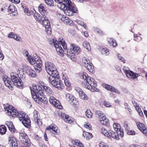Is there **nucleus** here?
Instances as JSON below:
<instances>
[{"mask_svg": "<svg viewBox=\"0 0 147 147\" xmlns=\"http://www.w3.org/2000/svg\"><path fill=\"white\" fill-rule=\"evenodd\" d=\"M66 98L68 101L72 102L74 105H76L78 101L76 100V98L71 95L69 93H67L66 95Z\"/></svg>", "mask_w": 147, "mask_h": 147, "instance_id": "5701e85b", "label": "nucleus"}, {"mask_svg": "<svg viewBox=\"0 0 147 147\" xmlns=\"http://www.w3.org/2000/svg\"><path fill=\"white\" fill-rule=\"evenodd\" d=\"M125 73L126 76L129 78L134 79L137 78L138 77L140 76V75L136 73H134L130 70H125Z\"/></svg>", "mask_w": 147, "mask_h": 147, "instance_id": "f3484780", "label": "nucleus"}, {"mask_svg": "<svg viewBox=\"0 0 147 147\" xmlns=\"http://www.w3.org/2000/svg\"><path fill=\"white\" fill-rule=\"evenodd\" d=\"M25 72L29 76L32 78H35L36 76L35 71L33 70L30 67L27 66L24 67Z\"/></svg>", "mask_w": 147, "mask_h": 147, "instance_id": "2eb2a0df", "label": "nucleus"}, {"mask_svg": "<svg viewBox=\"0 0 147 147\" xmlns=\"http://www.w3.org/2000/svg\"><path fill=\"white\" fill-rule=\"evenodd\" d=\"M19 138L22 143L21 147H29L30 146V140L24 132L19 134Z\"/></svg>", "mask_w": 147, "mask_h": 147, "instance_id": "0eeeda50", "label": "nucleus"}, {"mask_svg": "<svg viewBox=\"0 0 147 147\" xmlns=\"http://www.w3.org/2000/svg\"><path fill=\"white\" fill-rule=\"evenodd\" d=\"M127 134L129 135H134L135 134V131H134L129 130L127 131Z\"/></svg>", "mask_w": 147, "mask_h": 147, "instance_id": "4d7b16f0", "label": "nucleus"}, {"mask_svg": "<svg viewBox=\"0 0 147 147\" xmlns=\"http://www.w3.org/2000/svg\"><path fill=\"white\" fill-rule=\"evenodd\" d=\"M16 75L13 73L10 74L11 80L12 81L13 84L17 87H21L22 86L23 83L20 78Z\"/></svg>", "mask_w": 147, "mask_h": 147, "instance_id": "1a4fd4ad", "label": "nucleus"}, {"mask_svg": "<svg viewBox=\"0 0 147 147\" xmlns=\"http://www.w3.org/2000/svg\"><path fill=\"white\" fill-rule=\"evenodd\" d=\"M24 10L25 13L28 16H29L30 15L32 14L33 13V10L31 11L30 9H29L28 8H25L24 9Z\"/></svg>", "mask_w": 147, "mask_h": 147, "instance_id": "a19ab883", "label": "nucleus"}, {"mask_svg": "<svg viewBox=\"0 0 147 147\" xmlns=\"http://www.w3.org/2000/svg\"><path fill=\"white\" fill-rule=\"evenodd\" d=\"M107 135V137L109 139L112 138L117 140L119 139V137L117 136L116 133L112 130H109V133H108Z\"/></svg>", "mask_w": 147, "mask_h": 147, "instance_id": "aec40b11", "label": "nucleus"}, {"mask_svg": "<svg viewBox=\"0 0 147 147\" xmlns=\"http://www.w3.org/2000/svg\"><path fill=\"white\" fill-rule=\"evenodd\" d=\"M83 46L88 51H90L91 50L90 44L87 41H84L83 43Z\"/></svg>", "mask_w": 147, "mask_h": 147, "instance_id": "72a5a7b5", "label": "nucleus"}, {"mask_svg": "<svg viewBox=\"0 0 147 147\" xmlns=\"http://www.w3.org/2000/svg\"><path fill=\"white\" fill-rule=\"evenodd\" d=\"M86 116L88 118H91L92 116V113L89 109H87L85 112Z\"/></svg>", "mask_w": 147, "mask_h": 147, "instance_id": "e433bc0d", "label": "nucleus"}, {"mask_svg": "<svg viewBox=\"0 0 147 147\" xmlns=\"http://www.w3.org/2000/svg\"><path fill=\"white\" fill-rule=\"evenodd\" d=\"M7 131L6 127L4 125L0 126V134L2 135H4Z\"/></svg>", "mask_w": 147, "mask_h": 147, "instance_id": "473e14b6", "label": "nucleus"}, {"mask_svg": "<svg viewBox=\"0 0 147 147\" xmlns=\"http://www.w3.org/2000/svg\"><path fill=\"white\" fill-rule=\"evenodd\" d=\"M102 85L104 88L110 92H115L117 94H120V93L119 91L113 86L110 85L103 83Z\"/></svg>", "mask_w": 147, "mask_h": 147, "instance_id": "a211bd4d", "label": "nucleus"}, {"mask_svg": "<svg viewBox=\"0 0 147 147\" xmlns=\"http://www.w3.org/2000/svg\"><path fill=\"white\" fill-rule=\"evenodd\" d=\"M5 124L8 127L9 130L11 131L14 132L15 131V128L12 122L11 121H7L6 122Z\"/></svg>", "mask_w": 147, "mask_h": 147, "instance_id": "a878e982", "label": "nucleus"}, {"mask_svg": "<svg viewBox=\"0 0 147 147\" xmlns=\"http://www.w3.org/2000/svg\"><path fill=\"white\" fill-rule=\"evenodd\" d=\"M77 10L76 8L72 6L71 4V3L69 6L66 7V9H64V11L66 15L71 16H73L74 13L76 12Z\"/></svg>", "mask_w": 147, "mask_h": 147, "instance_id": "9b49d317", "label": "nucleus"}, {"mask_svg": "<svg viewBox=\"0 0 147 147\" xmlns=\"http://www.w3.org/2000/svg\"><path fill=\"white\" fill-rule=\"evenodd\" d=\"M104 105L107 107H110L111 106L109 102L106 101H104Z\"/></svg>", "mask_w": 147, "mask_h": 147, "instance_id": "052dcab7", "label": "nucleus"}, {"mask_svg": "<svg viewBox=\"0 0 147 147\" xmlns=\"http://www.w3.org/2000/svg\"><path fill=\"white\" fill-rule=\"evenodd\" d=\"M8 145L10 147H18V144L16 140L13 138L9 140Z\"/></svg>", "mask_w": 147, "mask_h": 147, "instance_id": "b1692460", "label": "nucleus"}, {"mask_svg": "<svg viewBox=\"0 0 147 147\" xmlns=\"http://www.w3.org/2000/svg\"><path fill=\"white\" fill-rule=\"evenodd\" d=\"M25 66H27L26 65H23L22 68H19L17 71V74H20V73H22L24 71H25L24 67Z\"/></svg>", "mask_w": 147, "mask_h": 147, "instance_id": "79ce46f5", "label": "nucleus"}, {"mask_svg": "<svg viewBox=\"0 0 147 147\" xmlns=\"http://www.w3.org/2000/svg\"><path fill=\"white\" fill-rule=\"evenodd\" d=\"M142 39V38L140 36H138L137 37L134 38V40L137 42H139Z\"/></svg>", "mask_w": 147, "mask_h": 147, "instance_id": "e2e57ef3", "label": "nucleus"}, {"mask_svg": "<svg viewBox=\"0 0 147 147\" xmlns=\"http://www.w3.org/2000/svg\"><path fill=\"white\" fill-rule=\"evenodd\" d=\"M142 129L143 130H141V131L145 135L147 136V129H146L145 127L144 129Z\"/></svg>", "mask_w": 147, "mask_h": 147, "instance_id": "0e129e2a", "label": "nucleus"}, {"mask_svg": "<svg viewBox=\"0 0 147 147\" xmlns=\"http://www.w3.org/2000/svg\"><path fill=\"white\" fill-rule=\"evenodd\" d=\"M49 100L50 103L53 104L54 106L59 109H62L63 107L61 105L59 100H56L53 96H51L50 97Z\"/></svg>", "mask_w": 147, "mask_h": 147, "instance_id": "ddd939ff", "label": "nucleus"}, {"mask_svg": "<svg viewBox=\"0 0 147 147\" xmlns=\"http://www.w3.org/2000/svg\"><path fill=\"white\" fill-rule=\"evenodd\" d=\"M38 145L40 147H46L45 143L42 141H38Z\"/></svg>", "mask_w": 147, "mask_h": 147, "instance_id": "13d9d810", "label": "nucleus"}, {"mask_svg": "<svg viewBox=\"0 0 147 147\" xmlns=\"http://www.w3.org/2000/svg\"><path fill=\"white\" fill-rule=\"evenodd\" d=\"M3 79L5 85L8 87L9 88L12 90L13 88V84L12 81L9 78L5 75H3Z\"/></svg>", "mask_w": 147, "mask_h": 147, "instance_id": "4468645a", "label": "nucleus"}, {"mask_svg": "<svg viewBox=\"0 0 147 147\" xmlns=\"http://www.w3.org/2000/svg\"><path fill=\"white\" fill-rule=\"evenodd\" d=\"M56 2L58 3V7L61 9L64 10L66 9V7L69 6L70 4L71 3V1L69 0H54Z\"/></svg>", "mask_w": 147, "mask_h": 147, "instance_id": "9d476101", "label": "nucleus"}, {"mask_svg": "<svg viewBox=\"0 0 147 147\" xmlns=\"http://www.w3.org/2000/svg\"><path fill=\"white\" fill-rule=\"evenodd\" d=\"M65 84L66 86L67 87H69L71 86V83L69 82V80H66L64 81Z\"/></svg>", "mask_w": 147, "mask_h": 147, "instance_id": "6e6d98bb", "label": "nucleus"}, {"mask_svg": "<svg viewBox=\"0 0 147 147\" xmlns=\"http://www.w3.org/2000/svg\"><path fill=\"white\" fill-rule=\"evenodd\" d=\"M82 62L83 65H84L85 67L87 66V65H88L91 63L90 62V60L88 59H86L84 58L82 60Z\"/></svg>", "mask_w": 147, "mask_h": 147, "instance_id": "58836bf2", "label": "nucleus"}, {"mask_svg": "<svg viewBox=\"0 0 147 147\" xmlns=\"http://www.w3.org/2000/svg\"><path fill=\"white\" fill-rule=\"evenodd\" d=\"M63 119L66 122L71 124H73L75 122V119L69 115L64 113L61 114Z\"/></svg>", "mask_w": 147, "mask_h": 147, "instance_id": "dca6fc26", "label": "nucleus"}, {"mask_svg": "<svg viewBox=\"0 0 147 147\" xmlns=\"http://www.w3.org/2000/svg\"><path fill=\"white\" fill-rule=\"evenodd\" d=\"M101 132L103 134H104V136L107 137V135H108L107 134L109 133V131H107V130L104 127H103L101 129Z\"/></svg>", "mask_w": 147, "mask_h": 147, "instance_id": "c03bdc74", "label": "nucleus"}, {"mask_svg": "<svg viewBox=\"0 0 147 147\" xmlns=\"http://www.w3.org/2000/svg\"><path fill=\"white\" fill-rule=\"evenodd\" d=\"M116 131L117 135L119 137H119L121 138L123 137L124 133L123 129L122 128Z\"/></svg>", "mask_w": 147, "mask_h": 147, "instance_id": "7c9ffc66", "label": "nucleus"}, {"mask_svg": "<svg viewBox=\"0 0 147 147\" xmlns=\"http://www.w3.org/2000/svg\"><path fill=\"white\" fill-rule=\"evenodd\" d=\"M8 10L9 12L11 13L13 16H15L17 14V12L15 6L10 5L8 7Z\"/></svg>", "mask_w": 147, "mask_h": 147, "instance_id": "393cba45", "label": "nucleus"}, {"mask_svg": "<svg viewBox=\"0 0 147 147\" xmlns=\"http://www.w3.org/2000/svg\"><path fill=\"white\" fill-rule=\"evenodd\" d=\"M45 6V5L44 4H41L38 7L39 11L42 16L41 18H40V14L37 13L34 9H32V14L36 20L40 21L42 22L46 29V24H45L46 21V19H45L46 17L45 15L46 10Z\"/></svg>", "mask_w": 147, "mask_h": 147, "instance_id": "39448f33", "label": "nucleus"}, {"mask_svg": "<svg viewBox=\"0 0 147 147\" xmlns=\"http://www.w3.org/2000/svg\"><path fill=\"white\" fill-rule=\"evenodd\" d=\"M47 71L48 82L52 85L59 90L63 89L65 86L61 80H56V78H59V76L55 66L52 63H50L48 66Z\"/></svg>", "mask_w": 147, "mask_h": 147, "instance_id": "f03ea898", "label": "nucleus"}, {"mask_svg": "<svg viewBox=\"0 0 147 147\" xmlns=\"http://www.w3.org/2000/svg\"><path fill=\"white\" fill-rule=\"evenodd\" d=\"M38 112L36 110H35L33 112V117L34 120L38 118Z\"/></svg>", "mask_w": 147, "mask_h": 147, "instance_id": "a18cd8bd", "label": "nucleus"}, {"mask_svg": "<svg viewBox=\"0 0 147 147\" xmlns=\"http://www.w3.org/2000/svg\"><path fill=\"white\" fill-rule=\"evenodd\" d=\"M5 110L7 111L6 113L8 115H11L12 117H16L19 118V120L23 125L28 128L30 127L31 122L29 117L27 115L25 114L23 111L20 112H18L17 109L11 105L8 104H6L4 105Z\"/></svg>", "mask_w": 147, "mask_h": 147, "instance_id": "f257e3e1", "label": "nucleus"}, {"mask_svg": "<svg viewBox=\"0 0 147 147\" xmlns=\"http://www.w3.org/2000/svg\"><path fill=\"white\" fill-rule=\"evenodd\" d=\"M86 67L90 73H94V66L92 63H90L88 65H87Z\"/></svg>", "mask_w": 147, "mask_h": 147, "instance_id": "c85d7f7f", "label": "nucleus"}, {"mask_svg": "<svg viewBox=\"0 0 147 147\" xmlns=\"http://www.w3.org/2000/svg\"><path fill=\"white\" fill-rule=\"evenodd\" d=\"M59 40L60 42L61 43H59L57 40L53 39L52 40L50 41L49 43L52 46H54L57 52L63 54V50L61 46V45L64 49H66L67 51L68 49H67V44H65L64 41L63 42L62 40H59Z\"/></svg>", "mask_w": 147, "mask_h": 147, "instance_id": "423d86ee", "label": "nucleus"}, {"mask_svg": "<svg viewBox=\"0 0 147 147\" xmlns=\"http://www.w3.org/2000/svg\"><path fill=\"white\" fill-rule=\"evenodd\" d=\"M101 124L103 125L108 126L109 125V121L106 116L104 115L101 117L99 118Z\"/></svg>", "mask_w": 147, "mask_h": 147, "instance_id": "412c9836", "label": "nucleus"}, {"mask_svg": "<svg viewBox=\"0 0 147 147\" xmlns=\"http://www.w3.org/2000/svg\"><path fill=\"white\" fill-rule=\"evenodd\" d=\"M100 147H108V146L106 143L102 142H101L99 144Z\"/></svg>", "mask_w": 147, "mask_h": 147, "instance_id": "8fccbe9b", "label": "nucleus"}, {"mask_svg": "<svg viewBox=\"0 0 147 147\" xmlns=\"http://www.w3.org/2000/svg\"><path fill=\"white\" fill-rule=\"evenodd\" d=\"M85 127L87 128L88 129H91V125L90 124L87 123L85 125Z\"/></svg>", "mask_w": 147, "mask_h": 147, "instance_id": "69168bd1", "label": "nucleus"}, {"mask_svg": "<svg viewBox=\"0 0 147 147\" xmlns=\"http://www.w3.org/2000/svg\"><path fill=\"white\" fill-rule=\"evenodd\" d=\"M47 4L50 6H53L54 3L53 0H47Z\"/></svg>", "mask_w": 147, "mask_h": 147, "instance_id": "de8ad7c7", "label": "nucleus"}, {"mask_svg": "<svg viewBox=\"0 0 147 147\" xmlns=\"http://www.w3.org/2000/svg\"><path fill=\"white\" fill-rule=\"evenodd\" d=\"M62 79L64 80V81L66 80H68V78L67 75L65 73L62 74Z\"/></svg>", "mask_w": 147, "mask_h": 147, "instance_id": "603ef678", "label": "nucleus"}, {"mask_svg": "<svg viewBox=\"0 0 147 147\" xmlns=\"http://www.w3.org/2000/svg\"><path fill=\"white\" fill-rule=\"evenodd\" d=\"M80 52V49L77 45L71 44L70 48L67 50V55L74 54L78 55Z\"/></svg>", "mask_w": 147, "mask_h": 147, "instance_id": "6e6552de", "label": "nucleus"}, {"mask_svg": "<svg viewBox=\"0 0 147 147\" xmlns=\"http://www.w3.org/2000/svg\"><path fill=\"white\" fill-rule=\"evenodd\" d=\"M14 35L15 34L14 33L11 32L8 35V37L9 38H13Z\"/></svg>", "mask_w": 147, "mask_h": 147, "instance_id": "338daca9", "label": "nucleus"}, {"mask_svg": "<svg viewBox=\"0 0 147 147\" xmlns=\"http://www.w3.org/2000/svg\"><path fill=\"white\" fill-rule=\"evenodd\" d=\"M109 43L110 46H113V47H115L117 45V43L115 40L112 38L109 39Z\"/></svg>", "mask_w": 147, "mask_h": 147, "instance_id": "2f4dec72", "label": "nucleus"}, {"mask_svg": "<svg viewBox=\"0 0 147 147\" xmlns=\"http://www.w3.org/2000/svg\"><path fill=\"white\" fill-rule=\"evenodd\" d=\"M101 53L103 54L107 55L109 53V51L106 48L103 49L101 51Z\"/></svg>", "mask_w": 147, "mask_h": 147, "instance_id": "09e8293b", "label": "nucleus"}, {"mask_svg": "<svg viewBox=\"0 0 147 147\" xmlns=\"http://www.w3.org/2000/svg\"><path fill=\"white\" fill-rule=\"evenodd\" d=\"M45 86L44 83L41 82L39 85H33L32 87L30 88L32 97L37 103L45 104L46 99L45 98L44 92H46Z\"/></svg>", "mask_w": 147, "mask_h": 147, "instance_id": "7ed1b4c3", "label": "nucleus"}, {"mask_svg": "<svg viewBox=\"0 0 147 147\" xmlns=\"http://www.w3.org/2000/svg\"><path fill=\"white\" fill-rule=\"evenodd\" d=\"M29 62L32 65H33L36 63L38 67L40 68L42 66V61L40 60V59L38 56L37 57H31L29 59Z\"/></svg>", "mask_w": 147, "mask_h": 147, "instance_id": "f8f14e48", "label": "nucleus"}, {"mask_svg": "<svg viewBox=\"0 0 147 147\" xmlns=\"http://www.w3.org/2000/svg\"><path fill=\"white\" fill-rule=\"evenodd\" d=\"M47 33L49 35H51L52 33L51 29L50 26V24L49 21L47 19Z\"/></svg>", "mask_w": 147, "mask_h": 147, "instance_id": "cd10ccee", "label": "nucleus"}, {"mask_svg": "<svg viewBox=\"0 0 147 147\" xmlns=\"http://www.w3.org/2000/svg\"><path fill=\"white\" fill-rule=\"evenodd\" d=\"M82 135L87 140H89L92 138L93 136L91 133L84 131Z\"/></svg>", "mask_w": 147, "mask_h": 147, "instance_id": "bb28decb", "label": "nucleus"}, {"mask_svg": "<svg viewBox=\"0 0 147 147\" xmlns=\"http://www.w3.org/2000/svg\"><path fill=\"white\" fill-rule=\"evenodd\" d=\"M137 126L139 129L141 131V130H143L145 127V125L144 123L140 122H138L136 123Z\"/></svg>", "mask_w": 147, "mask_h": 147, "instance_id": "c9c22d12", "label": "nucleus"}, {"mask_svg": "<svg viewBox=\"0 0 147 147\" xmlns=\"http://www.w3.org/2000/svg\"><path fill=\"white\" fill-rule=\"evenodd\" d=\"M113 127L114 130L115 131H117L119 129H120L122 128L120 126V125L118 123H114L113 125Z\"/></svg>", "mask_w": 147, "mask_h": 147, "instance_id": "4c0bfd02", "label": "nucleus"}, {"mask_svg": "<svg viewBox=\"0 0 147 147\" xmlns=\"http://www.w3.org/2000/svg\"><path fill=\"white\" fill-rule=\"evenodd\" d=\"M75 90L78 93L80 98L82 99L86 100L88 97L85 93L84 92L82 89L78 87H76Z\"/></svg>", "mask_w": 147, "mask_h": 147, "instance_id": "6ab92c4d", "label": "nucleus"}, {"mask_svg": "<svg viewBox=\"0 0 147 147\" xmlns=\"http://www.w3.org/2000/svg\"><path fill=\"white\" fill-rule=\"evenodd\" d=\"M123 127L125 130H128L129 129L128 124L126 122H125L124 123Z\"/></svg>", "mask_w": 147, "mask_h": 147, "instance_id": "bf43d9fd", "label": "nucleus"}, {"mask_svg": "<svg viewBox=\"0 0 147 147\" xmlns=\"http://www.w3.org/2000/svg\"><path fill=\"white\" fill-rule=\"evenodd\" d=\"M118 57L119 59L124 63H125V61L123 57L121 56L120 54H118Z\"/></svg>", "mask_w": 147, "mask_h": 147, "instance_id": "3c124183", "label": "nucleus"}, {"mask_svg": "<svg viewBox=\"0 0 147 147\" xmlns=\"http://www.w3.org/2000/svg\"><path fill=\"white\" fill-rule=\"evenodd\" d=\"M72 143L73 144L80 147H83V145L78 140L75 139L72 140Z\"/></svg>", "mask_w": 147, "mask_h": 147, "instance_id": "c756f323", "label": "nucleus"}, {"mask_svg": "<svg viewBox=\"0 0 147 147\" xmlns=\"http://www.w3.org/2000/svg\"><path fill=\"white\" fill-rule=\"evenodd\" d=\"M82 76L84 81L81 84V85L83 87L93 92H98V90L96 87V82L94 79L89 76L85 72H83Z\"/></svg>", "mask_w": 147, "mask_h": 147, "instance_id": "20e7f679", "label": "nucleus"}, {"mask_svg": "<svg viewBox=\"0 0 147 147\" xmlns=\"http://www.w3.org/2000/svg\"><path fill=\"white\" fill-rule=\"evenodd\" d=\"M62 79L64 80V81L66 80H68V78L67 75L65 73L62 74Z\"/></svg>", "mask_w": 147, "mask_h": 147, "instance_id": "864d4df0", "label": "nucleus"}, {"mask_svg": "<svg viewBox=\"0 0 147 147\" xmlns=\"http://www.w3.org/2000/svg\"><path fill=\"white\" fill-rule=\"evenodd\" d=\"M13 38L17 41L20 40V38L19 37V36L18 35H16V34L14 35V38Z\"/></svg>", "mask_w": 147, "mask_h": 147, "instance_id": "774afa93", "label": "nucleus"}, {"mask_svg": "<svg viewBox=\"0 0 147 147\" xmlns=\"http://www.w3.org/2000/svg\"><path fill=\"white\" fill-rule=\"evenodd\" d=\"M65 21L64 22L65 24H68L71 26H73L74 25V22L71 19L69 18L68 17H67L66 19L65 20Z\"/></svg>", "mask_w": 147, "mask_h": 147, "instance_id": "f704fd0d", "label": "nucleus"}, {"mask_svg": "<svg viewBox=\"0 0 147 147\" xmlns=\"http://www.w3.org/2000/svg\"><path fill=\"white\" fill-rule=\"evenodd\" d=\"M95 32H96V33H98L100 35H102L103 34V33L102 32L99 28H95Z\"/></svg>", "mask_w": 147, "mask_h": 147, "instance_id": "49530a36", "label": "nucleus"}, {"mask_svg": "<svg viewBox=\"0 0 147 147\" xmlns=\"http://www.w3.org/2000/svg\"><path fill=\"white\" fill-rule=\"evenodd\" d=\"M59 19L62 21L64 23L65 20L66 19L67 17L64 15H62L61 13L59 14Z\"/></svg>", "mask_w": 147, "mask_h": 147, "instance_id": "37998d69", "label": "nucleus"}, {"mask_svg": "<svg viewBox=\"0 0 147 147\" xmlns=\"http://www.w3.org/2000/svg\"><path fill=\"white\" fill-rule=\"evenodd\" d=\"M54 131L53 133L55 134L58 135L60 134L59 130L58 129V127L55 125L53 124H51L47 127V130H51Z\"/></svg>", "mask_w": 147, "mask_h": 147, "instance_id": "4be33fe9", "label": "nucleus"}, {"mask_svg": "<svg viewBox=\"0 0 147 147\" xmlns=\"http://www.w3.org/2000/svg\"><path fill=\"white\" fill-rule=\"evenodd\" d=\"M95 113L96 116L98 117H99V118L100 117L104 115L103 113L102 112L99 110L96 111Z\"/></svg>", "mask_w": 147, "mask_h": 147, "instance_id": "ea45409f", "label": "nucleus"}, {"mask_svg": "<svg viewBox=\"0 0 147 147\" xmlns=\"http://www.w3.org/2000/svg\"><path fill=\"white\" fill-rule=\"evenodd\" d=\"M34 121L37 123V124L38 125L41 124V122L40 119H39V118H37L34 120Z\"/></svg>", "mask_w": 147, "mask_h": 147, "instance_id": "680f3d73", "label": "nucleus"}, {"mask_svg": "<svg viewBox=\"0 0 147 147\" xmlns=\"http://www.w3.org/2000/svg\"><path fill=\"white\" fill-rule=\"evenodd\" d=\"M53 92L52 89L49 87H47V94H48L49 95L52 94Z\"/></svg>", "mask_w": 147, "mask_h": 147, "instance_id": "5fc2aeb1", "label": "nucleus"}]
</instances>
